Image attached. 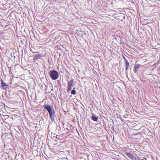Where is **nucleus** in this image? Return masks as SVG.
<instances>
[{
	"label": "nucleus",
	"mask_w": 160,
	"mask_h": 160,
	"mask_svg": "<svg viewBox=\"0 0 160 160\" xmlns=\"http://www.w3.org/2000/svg\"><path fill=\"white\" fill-rule=\"evenodd\" d=\"M144 160V159H142V160Z\"/></svg>",
	"instance_id": "13"
},
{
	"label": "nucleus",
	"mask_w": 160,
	"mask_h": 160,
	"mask_svg": "<svg viewBox=\"0 0 160 160\" xmlns=\"http://www.w3.org/2000/svg\"><path fill=\"white\" fill-rule=\"evenodd\" d=\"M91 119L93 121H96L98 120V118L95 117L94 115H92L91 117Z\"/></svg>",
	"instance_id": "7"
},
{
	"label": "nucleus",
	"mask_w": 160,
	"mask_h": 160,
	"mask_svg": "<svg viewBox=\"0 0 160 160\" xmlns=\"http://www.w3.org/2000/svg\"><path fill=\"white\" fill-rule=\"evenodd\" d=\"M123 58L124 60L125 63L126 64V70H127L129 66V62L124 56H123Z\"/></svg>",
	"instance_id": "6"
},
{
	"label": "nucleus",
	"mask_w": 160,
	"mask_h": 160,
	"mask_svg": "<svg viewBox=\"0 0 160 160\" xmlns=\"http://www.w3.org/2000/svg\"><path fill=\"white\" fill-rule=\"evenodd\" d=\"M65 130H66L67 132H69V130L68 129L66 128L65 129Z\"/></svg>",
	"instance_id": "11"
},
{
	"label": "nucleus",
	"mask_w": 160,
	"mask_h": 160,
	"mask_svg": "<svg viewBox=\"0 0 160 160\" xmlns=\"http://www.w3.org/2000/svg\"><path fill=\"white\" fill-rule=\"evenodd\" d=\"M49 75L51 78L53 80H57L58 77V72L55 70H51L49 71Z\"/></svg>",
	"instance_id": "2"
},
{
	"label": "nucleus",
	"mask_w": 160,
	"mask_h": 160,
	"mask_svg": "<svg viewBox=\"0 0 160 160\" xmlns=\"http://www.w3.org/2000/svg\"><path fill=\"white\" fill-rule=\"evenodd\" d=\"M73 83L74 81L73 79H72L71 80L68 82L67 87L68 92L71 90L72 87H73Z\"/></svg>",
	"instance_id": "3"
},
{
	"label": "nucleus",
	"mask_w": 160,
	"mask_h": 160,
	"mask_svg": "<svg viewBox=\"0 0 160 160\" xmlns=\"http://www.w3.org/2000/svg\"><path fill=\"white\" fill-rule=\"evenodd\" d=\"M44 109H46L49 113L50 117L51 119H54L55 114V112L53 108H51L49 105H46L44 106Z\"/></svg>",
	"instance_id": "1"
},
{
	"label": "nucleus",
	"mask_w": 160,
	"mask_h": 160,
	"mask_svg": "<svg viewBox=\"0 0 160 160\" xmlns=\"http://www.w3.org/2000/svg\"><path fill=\"white\" fill-rule=\"evenodd\" d=\"M125 154L131 160H135L136 159V158L134 156L133 154L131 153L130 152H126Z\"/></svg>",
	"instance_id": "4"
},
{
	"label": "nucleus",
	"mask_w": 160,
	"mask_h": 160,
	"mask_svg": "<svg viewBox=\"0 0 160 160\" xmlns=\"http://www.w3.org/2000/svg\"><path fill=\"white\" fill-rule=\"evenodd\" d=\"M141 66L140 64H135V66L134 67V70H137L138 68H139Z\"/></svg>",
	"instance_id": "8"
},
{
	"label": "nucleus",
	"mask_w": 160,
	"mask_h": 160,
	"mask_svg": "<svg viewBox=\"0 0 160 160\" xmlns=\"http://www.w3.org/2000/svg\"><path fill=\"white\" fill-rule=\"evenodd\" d=\"M75 88H74L72 90L71 92V93L72 94H73L74 95H75L76 93V92L75 90L74 89Z\"/></svg>",
	"instance_id": "9"
},
{
	"label": "nucleus",
	"mask_w": 160,
	"mask_h": 160,
	"mask_svg": "<svg viewBox=\"0 0 160 160\" xmlns=\"http://www.w3.org/2000/svg\"><path fill=\"white\" fill-rule=\"evenodd\" d=\"M1 84H2V86L3 87H5L6 86V85L5 83H4L2 80H1Z\"/></svg>",
	"instance_id": "10"
},
{
	"label": "nucleus",
	"mask_w": 160,
	"mask_h": 160,
	"mask_svg": "<svg viewBox=\"0 0 160 160\" xmlns=\"http://www.w3.org/2000/svg\"><path fill=\"white\" fill-rule=\"evenodd\" d=\"M138 160H140V159L139 158V157H138Z\"/></svg>",
	"instance_id": "12"
},
{
	"label": "nucleus",
	"mask_w": 160,
	"mask_h": 160,
	"mask_svg": "<svg viewBox=\"0 0 160 160\" xmlns=\"http://www.w3.org/2000/svg\"><path fill=\"white\" fill-rule=\"evenodd\" d=\"M42 57V55L41 54H35L33 56V59L34 60H37L40 58Z\"/></svg>",
	"instance_id": "5"
}]
</instances>
